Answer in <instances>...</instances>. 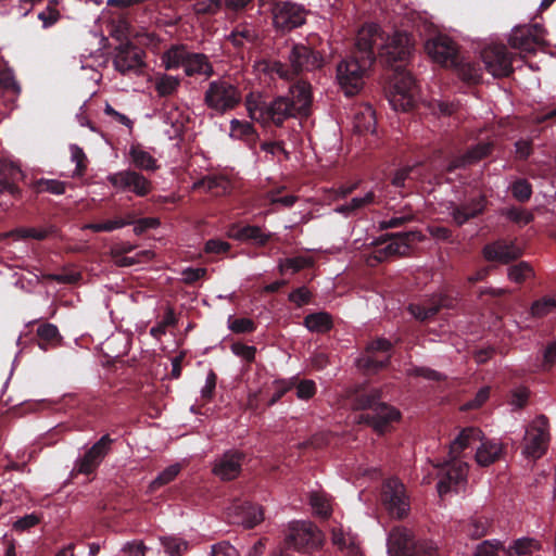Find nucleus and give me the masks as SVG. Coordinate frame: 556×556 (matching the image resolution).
<instances>
[{
  "label": "nucleus",
  "mask_w": 556,
  "mask_h": 556,
  "mask_svg": "<svg viewBox=\"0 0 556 556\" xmlns=\"http://www.w3.org/2000/svg\"><path fill=\"white\" fill-rule=\"evenodd\" d=\"M291 70L276 61L260 60L254 64L257 73H264L274 77L290 79L301 71H314L324 66V56L304 45H294L289 53Z\"/></svg>",
  "instance_id": "f257e3e1"
},
{
  "label": "nucleus",
  "mask_w": 556,
  "mask_h": 556,
  "mask_svg": "<svg viewBox=\"0 0 556 556\" xmlns=\"http://www.w3.org/2000/svg\"><path fill=\"white\" fill-rule=\"evenodd\" d=\"M425 50L430 59L444 67H458L464 79L476 81L480 78L479 71L470 64H460L456 43L445 35L428 39Z\"/></svg>",
  "instance_id": "f03ea898"
},
{
  "label": "nucleus",
  "mask_w": 556,
  "mask_h": 556,
  "mask_svg": "<svg viewBox=\"0 0 556 556\" xmlns=\"http://www.w3.org/2000/svg\"><path fill=\"white\" fill-rule=\"evenodd\" d=\"M380 393L377 390L357 395L353 403L355 409H372L374 416L362 415L358 422L369 424L377 432L382 433L389 422L400 419V412L384 403L379 402Z\"/></svg>",
  "instance_id": "7ed1b4c3"
},
{
  "label": "nucleus",
  "mask_w": 556,
  "mask_h": 556,
  "mask_svg": "<svg viewBox=\"0 0 556 556\" xmlns=\"http://www.w3.org/2000/svg\"><path fill=\"white\" fill-rule=\"evenodd\" d=\"M371 63L368 59L353 54L338 64L336 77L345 96H354L362 90Z\"/></svg>",
  "instance_id": "20e7f679"
},
{
  "label": "nucleus",
  "mask_w": 556,
  "mask_h": 556,
  "mask_svg": "<svg viewBox=\"0 0 556 556\" xmlns=\"http://www.w3.org/2000/svg\"><path fill=\"white\" fill-rule=\"evenodd\" d=\"M388 99L395 111L406 112L415 105L417 87L408 72L395 71L389 83Z\"/></svg>",
  "instance_id": "39448f33"
},
{
  "label": "nucleus",
  "mask_w": 556,
  "mask_h": 556,
  "mask_svg": "<svg viewBox=\"0 0 556 556\" xmlns=\"http://www.w3.org/2000/svg\"><path fill=\"white\" fill-rule=\"evenodd\" d=\"M323 542L320 531L311 521H291L286 532L283 548L291 556H295L290 547L300 552L302 549L317 548Z\"/></svg>",
  "instance_id": "423d86ee"
},
{
  "label": "nucleus",
  "mask_w": 556,
  "mask_h": 556,
  "mask_svg": "<svg viewBox=\"0 0 556 556\" xmlns=\"http://www.w3.org/2000/svg\"><path fill=\"white\" fill-rule=\"evenodd\" d=\"M241 101L238 87L226 79L210 83L205 93V104L217 113H225L235 109Z\"/></svg>",
  "instance_id": "0eeeda50"
},
{
  "label": "nucleus",
  "mask_w": 556,
  "mask_h": 556,
  "mask_svg": "<svg viewBox=\"0 0 556 556\" xmlns=\"http://www.w3.org/2000/svg\"><path fill=\"white\" fill-rule=\"evenodd\" d=\"M548 442V421L544 416L536 417L526 429L522 455L527 458L538 459L545 454Z\"/></svg>",
  "instance_id": "6e6552de"
},
{
  "label": "nucleus",
  "mask_w": 556,
  "mask_h": 556,
  "mask_svg": "<svg viewBox=\"0 0 556 556\" xmlns=\"http://www.w3.org/2000/svg\"><path fill=\"white\" fill-rule=\"evenodd\" d=\"M545 37L546 30L541 25H522L511 29L508 42L521 54H528L546 45Z\"/></svg>",
  "instance_id": "1a4fd4ad"
},
{
  "label": "nucleus",
  "mask_w": 556,
  "mask_h": 556,
  "mask_svg": "<svg viewBox=\"0 0 556 556\" xmlns=\"http://www.w3.org/2000/svg\"><path fill=\"white\" fill-rule=\"evenodd\" d=\"M467 473V463L448 457L446 463L439 466L437 489L440 496L452 490L458 491L462 489L466 482Z\"/></svg>",
  "instance_id": "9d476101"
},
{
  "label": "nucleus",
  "mask_w": 556,
  "mask_h": 556,
  "mask_svg": "<svg viewBox=\"0 0 556 556\" xmlns=\"http://www.w3.org/2000/svg\"><path fill=\"white\" fill-rule=\"evenodd\" d=\"M381 501L392 517L403 518L409 511L405 488L397 479H389L382 486Z\"/></svg>",
  "instance_id": "9b49d317"
},
{
  "label": "nucleus",
  "mask_w": 556,
  "mask_h": 556,
  "mask_svg": "<svg viewBox=\"0 0 556 556\" xmlns=\"http://www.w3.org/2000/svg\"><path fill=\"white\" fill-rule=\"evenodd\" d=\"M384 33L381 27L376 23H366L357 31L355 39L356 52L362 54V58L368 59L374 62L376 58L375 49L380 52V46L384 40Z\"/></svg>",
  "instance_id": "f8f14e48"
},
{
  "label": "nucleus",
  "mask_w": 556,
  "mask_h": 556,
  "mask_svg": "<svg viewBox=\"0 0 556 556\" xmlns=\"http://www.w3.org/2000/svg\"><path fill=\"white\" fill-rule=\"evenodd\" d=\"M410 53L409 37L405 33L395 31L384 37L380 46V59L391 65L393 62L405 60Z\"/></svg>",
  "instance_id": "ddd939ff"
},
{
  "label": "nucleus",
  "mask_w": 556,
  "mask_h": 556,
  "mask_svg": "<svg viewBox=\"0 0 556 556\" xmlns=\"http://www.w3.org/2000/svg\"><path fill=\"white\" fill-rule=\"evenodd\" d=\"M274 24L282 30H290L304 24L306 11L292 2H278L273 9Z\"/></svg>",
  "instance_id": "4468645a"
},
{
  "label": "nucleus",
  "mask_w": 556,
  "mask_h": 556,
  "mask_svg": "<svg viewBox=\"0 0 556 556\" xmlns=\"http://www.w3.org/2000/svg\"><path fill=\"white\" fill-rule=\"evenodd\" d=\"M486 71L494 77L507 76L511 72V58L502 45H490L481 52Z\"/></svg>",
  "instance_id": "2eb2a0df"
},
{
  "label": "nucleus",
  "mask_w": 556,
  "mask_h": 556,
  "mask_svg": "<svg viewBox=\"0 0 556 556\" xmlns=\"http://www.w3.org/2000/svg\"><path fill=\"white\" fill-rule=\"evenodd\" d=\"M108 180L118 190L131 191L138 197L147 195L152 188L151 182L134 170H122L108 176Z\"/></svg>",
  "instance_id": "dca6fc26"
},
{
  "label": "nucleus",
  "mask_w": 556,
  "mask_h": 556,
  "mask_svg": "<svg viewBox=\"0 0 556 556\" xmlns=\"http://www.w3.org/2000/svg\"><path fill=\"white\" fill-rule=\"evenodd\" d=\"M227 516L231 522L245 528H253L264 518L260 506L241 501H235L227 507Z\"/></svg>",
  "instance_id": "f3484780"
},
{
  "label": "nucleus",
  "mask_w": 556,
  "mask_h": 556,
  "mask_svg": "<svg viewBox=\"0 0 556 556\" xmlns=\"http://www.w3.org/2000/svg\"><path fill=\"white\" fill-rule=\"evenodd\" d=\"M114 67L122 74L141 68L143 63V52L129 42H122L115 51Z\"/></svg>",
  "instance_id": "a211bd4d"
},
{
  "label": "nucleus",
  "mask_w": 556,
  "mask_h": 556,
  "mask_svg": "<svg viewBox=\"0 0 556 556\" xmlns=\"http://www.w3.org/2000/svg\"><path fill=\"white\" fill-rule=\"evenodd\" d=\"M243 459V453L228 451L215 459L212 471L222 480H232L241 472Z\"/></svg>",
  "instance_id": "6ab92c4d"
},
{
  "label": "nucleus",
  "mask_w": 556,
  "mask_h": 556,
  "mask_svg": "<svg viewBox=\"0 0 556 556\" xmlns=\"http://www.w3.org/2000/svg\"><path fill=\"white\" fill-rule=\"evenodd\" d=\"M390 341L377 339L368 344L366 355L358 361V366L368 370H378L389 362Z\"/></svg>",
  "instance_id": "aec40b11"
},
{
  "label": "nucleus",
  "mask_w": 556,
  "mask_h": 556,
  "mask_svg": "<svg viewBox=\"0 0 556 556\" xmlns=\"http://www.w3.org/2000/svg\"><path fill=\"white\" fill-rule=\"evenodd\" d=\"M504 452L503 444L496 439L485 438L479 440L476 446L475 460L481 467H488L498 460Z\"/></svg>",
  "instance_id": "412c9836"
},
{
  "label": "nucleus",
  "mask_w": 556,
  "mask_h": 556,
  "mask_svg": "<svg viewBox=\"0 0 556 556\" xmlns=\"http://www.w3.org/2000/svg\"><path fill=\"white\" fill-rule=\"evenodd\" d=\"M110 444L111 439L108 435H103L79 460L77 470L86 475L92 472L109 452Z\"/></svg>",
  "instance_id": "4be33fe9"
},
{
  "label": "nucleus",
  "mask_w": 556,
  "mask_h": 556,
  "mask_svg": "<svg viewBox=\"0 0 556 556\" xmlns=\"http://www.w3.org/2000/svg\"><path fill=\"white\" fill-rule=\"evenodd\" d=\"M414 545V538L406 528L395 527L389 534L388 553L390 556H409Z\"/></svg>",
  "instance_id": "5701e85b"
},
{
  "label": "nucleus",
  "mask_w": 556,
  "mask_h": 556,
  "mask_svg": "<svg viewBox=\"0 0 556 556\" xmlns=\"http://www.w3.org/2000/svg\"><path fill=\"white\" fill-rule=\"evenodd\" d=\"M331 541L344 556H362L363 554L357 535L341 527L332 529Z\"/></svg>",
  "instance_id": "b1692460"
},
{
  "label": "nucleus",
  "mask_w": 556,
  "mask_h": 556,
  "mask_svg": "<svg viewBox=\"0 0 556 556\" xmlns=\"http://www.w3.org/2000/svg\"><path fill=\"white\" fill-rule=\"evenodd\" d=\"M295 116L298 115L292 108L289 96H281L267 104L265 124L274 123L281 125L287 118Z\"/></svg>",
  "instance_id": "393cba45"
},
{
  "label": "nucleus",
  "mask_w": 556,
  "mask_h": 556,
  "mask_svg": "<svg viewBox=\"0 0 556 556\" xmlns=\"http://www.w3.org/2000/svg\"><path fill=\"white\" fill-rule=\"evenodd\" d=\"M482 439V431L475 427L463 429L458 435L450 444L448 457L458 459L463 451L468 447L477 446L479 440Z\"/></svg>",
  "instance_id": "a878e982"
},
{
  "label": "nucleus",
  "mask_w": 556,
  "mask_h": 556,
  "mask_svg": "<svg viewBox=\"0 0 556 556\" xmlns=\"http://www.w3.org/2000/svg\"><path fill=\"white\" fill-rule=\"evenodd\" d=\"M289 93L292 108L296 115L306 116L312 104L311 85L305 81H298L290 88Z\"/></svg>",
  "instance_id": "bb28decb"
},
{
  "label": "nucleus",
  "mask_w": 556,
  "mask_h": 556,
  "mask_svg": "<svg viewBox=\"0 0 556 556\" xmlns=\"http://www.w3.org/2000/svg\"><path fill=\"white\" fill-rule=\"evenodd\" d=\"M483 255L488 261L508 263L521 255V250L514 244L495 242L483 249Z\"/></svg>",
  "instance_id": "cd10ccee"
},
{
  "label": "nucleus",
  "mask_w": 556,
  "mask_h": 556,
  "mask_svg": "<svg viewBox=\"0 0 556 556\" xmlns=\"http://www.w3.org/2000/svg\"><path fill=\"white\" fill-rule=\"evenodd\" d=\"M193 190L212 193L214 197L228 194L231 190L229 179L224 176H206L192 185Z\"/></svg>",
  "instance_id": "c85d7f7f"
},
{
  "label": "nucleus",
  "mask_w": 556,
  "mask_h": 556,
  "mask_svg": "<svg viewBox=\"0 0 556 556\" xmlns=\"http://www.w3.org/2000/svg\"><path fill=\"white\" fill-rule=\"evenodd\" d=\"M0 176L3 177L0 180V193L2 192H15L14 181L23 178V172L20 166L8 157L0 159Z\"/></svg>",
  "instance_id": "c756f323"
},
{
  "label": "nucleus",
  "mask_w": 556,
  "mask_h": 556,
  "mask_svg": "<svg viewBox=\"0 0 556 556\" xmlns=\"http://www.w3.org/2000/svg\"><path fill=\"white\" fill-rule=\"evenodd\" d=\"M491 146L489 143H479L465 154L452 159L445 166L447 172L470 165L490 153Z\"/></svg>",
  "instance_id": "7c9ffc66"
},
{
  "label": "nucleus",
  "mask_w": 556,
  "mask_h": 556,
  "mask_svg": "<svg viewBox=\"0 0 556 556\" xmlns=\"http://www.w3.org/2000/svg\"><path fill=\"white\" fill-rule=\"evenodd\" d=\"M452 305V300L446 295L439 294L431 299L427 305L410 304L409 312L418 319L425 320L433 316L441 307H448Z\"/></svg>",
  "instance_id": "2f4dec72"
},
{
  "label": "nucleus",
  "mask_w": 556,
  "mask_h": 556,
  "mask_svg": "<svg viewBox=\"0 0 556 556\" xmlns=\"http://www.w3.org/2000/svg\"><path fill=\"white\" fill-rule=\"evenodd\" d=\"M542 548L541 542L535 538L522 536L514 540L507 548H505L506 556H528Z\"/></svg>",
  "instance_id": "473e14b6"
},
{
  "label": "nucleus",
  "mask_w": 556,
  "mask_h": 556,
  "mask_svg": "<svg viewBox=\"0 0 556 556\" xmlns=\"http://www.w3.org/2000/svg\"><path fill=\"white\" fill-rule=\"evenodd\" d=\"M184 71L187 76L204 75L211 76L213 74V66L208 62L206 55L202 53H188Z\"/></svg>",
  "instance_id": "72a5a7b5"
},
{
  "label": "nucleus",
  "mask_w": 556,
  "mask_h": 556,
  "mask_svg": "<svg viewBox=\"0 0 556 556\" xmlns=\"http://www.w3.org/2000/svg\"><path fill=\"white\" fill-rule=\"evenodd\" d=\"M229 237L235 238L237 240H251L253 243L257 245H265L270 239V233H265L257 226H245L237 231L231 230L229 232Z\"/></svg>",
  "instance_id": "f704fd0d"
},
{
  "label": "nucleus",
  "mask_w": 556,
  "mask_h": 556,
  "mask_svg": "<svg viewBox=\"0 0 556 556\" xmlns=\"http://www.w3.org/2000/svg\"><path fill=\"white\" fill-rule=\"evenodd\" d=\"M375 203L374 191H368L362 197H355L350 202L339 205L334 208L336 213L343 214L344 216H351L356 212Z\"/></svg>",
  "instance_id": "c9c22d12"
},
{
  "label": "nucleus",
  "mask_w": 556,
  "mask_h": 556,
  "mask_svg": "<svg viewBox=\"0 0 556 556\" xmlns=\"http://www.w3.org/2000/svg\"><path fill=\"white\" fill-rule=\"evenodd\" d=\"M189 51L184 46H174L162 54V63L166 70L185 66Z\"/></svg>",
  "instance_id": "e433bc0d"
},
{
  "label": "nucleus",
  "mask_w": 556,
  "mask_h": 556,
  "mask_svg": "<svg viewBox=\"0 0 556 556\" xmlns=\"http://www.w3.org/2000/svg\"><path fill=\"white\" fill-rule=\"evenodd\" d=\"M484 208V199L478 198L472 201V203L469 206H463V207H454L451 212L453 220L457 225H463L466 223L469 218H472L480 214Z\"/></svg>",
  "instance_id": "4c0bfd02"
},
{
  "label": "nucleus",
  "mask_w": 556,
  "mask_h": 556,
  "mask_svg": "<svg viewBox=\"0 0 556 556\" xmlns=\"http://www.w3.org/2000/svg\"><path fill=\"white\" fill-rule=\"evenodd\" d=\"M129 156L132 164L140 169L155 170L159 167L154 156L139 146L130 148Z\"/></svg>",
  "instance_id": "58836bf2"
},
{
  "label": "nucleus",
  "mask_w": 556,
  "mask_h": 556,
  "mask_svg": "<svg viewBox=\"0 0 556 556\" xmlns=\"http://www.w3.org/2000/svg\"><path fill=\"white\" fill-rule=\"evenodd\" d=\"M245 108L251 119L265 124L267 104L260 93H250L245 99Z\"/></svg>",
  "instance_id": "ea45409f"
},
{
  "label": "nucleus",
  "mask_w": 556,
  "mask_h": 556,
  "mask_svg": "<svg viewBox=\"0 0 556 556\" xmlns=\"http://www.w3.org/2000/svg\"><path fill=\"white\" fill-rule=\"evenodd\" d=\"M304 325L311 332L323 333L332 327V318L326 312H318L307 315Z\"/></svg>",
  "instance_id": "a19ab883"
},
{
  "label": "nucleus",
  "mask_w": 556,
  "mask_h": 556,
  "mask_svg": "<svg viewBox=\"0 0 556 556\" xmlns=\"http://www.w3.org/2000/svg\"><path fill=\"white\" fill-rule=\"evenodd\" d=\"M354 127L358 132L374 134L376 131L375 111L370 106L361 109L355 114Z\"/></svg>",
  "instance_id": "79ce46f5"
},
{
  "label": "nucleus",
  "mask_w": 556,
  "mask_h": 556,
  "mask_svg": "<svg viewBox=\"0 0 556 556\" xmlns=\"http://www.w3.org/2000/svg\"><path fill=\"white\" fill-rule=\"evenodd\" d=\"M229 136L236 140H244L247 142H253L256 138L253 126L244 121L231 119Z\"/></svg>",
  "instance_id": "37998d69"
},
{
  "label": "nucleus",
  "mask_w": 556,
  "mask_h": 556,
  "mask_svg": "<svg viewBox=\"0 0 556 556\" xmlns=\"http://www.w3.org/2000/svg\"><path fill=\"white\" fill-rule=\"evenodd\" d=\"M309 505L313 514L323 518L329 517L332 511L330 498L323 492H312Z\"/></svg>",
  "instance_id": "c03bdc74"
},
{
  "label": "nucleus",
  "mask_w": 556,
  "mask_h": 556,
  "mask_svg": "<svg viewBox=\"0 0 556 556\" xmlns=\"http://www.w3.org/2000/svg\"><path fill=\"white\" fill-rule=\"evenodd\" d=\"M181 470L180 464H172L168 467H166L164 470H162L154 480L151 481L149 485V491L154 492L161 486H164L168 483H170L175 478L179 475Z\"/></svg>",
  "instance_id": "a18cd8bd"
},
{
  "label": "nucleus",
  "mask_w": 556,
  "mask_h": 556,
  "mask_svg": "<svg viewBox=\"0 0 556 556\" xmlns=\"http://www.w3.org/2000/svg\"><path fill=\"white\" fill-rule=\"evenodd\" d=\"M179 84L178 77L161 74L155 78V90L162 97L169 96L177 90Z\"/></svg>",
  "instance_id": "49530a36"
},
{
  "label": "nucleus",
  "mask_w": 556,
  "mask_h": 556,
  "mask_svg": "<svg viewBox=\"0 0 556 556\" xmlns=\"http://www.w3.org/2000/svg\"><path fill=\"white\" fill-rule=\"evenodd\" d=\"M256 33L253 27L242 25L236 28L230 35V41L237 47H243L245 43H251L255 40Z\"/></svg>",
  "instance_id": "de8ad7c7"
},
{
  "label": "nucleus",
  "mask_w": 556,
  "mask_h": 556,
  "mask_svg": "<svg viewBox=\"0 0 556 556\" xmlns=\"http://www.w3.org/2000/svg\"><path fill=\"white\" fill-rule=\"evenodd\" d=\"M71 160L75 163L73 177H81L87 168V156L81 148L76 144L70 147Z\"/></svg>",
  "instance_id": "09e8293b"
},
{
  "label": "nucleus",
  "mask_w": 556,
  "mask_h": 556,
  "mask_svg": "<svg viewBox=\"0 0 556 556\" xmlns=\"http://www.w3.org/2000/svg\"><path fill=\"white\" fill-rule=\"evenodd\" d=\"M501 552L505 553V547L501 541H484L478 545L475 556H501Z\"/></svg>",
  "instance_id": "8fccbe9b"
},
{
  "label": "nucleus",
  "mask_w": 556,
  "mask_h": 556,
  "mask_svg": "<svg viewBox=\"0 0 556 556\" xmlns=\"http://www.w3.org/2000/svg\"><path fill=\"white\" fill-rule=\"evenodd\" d=\"M556 308V300L553 298H543L535 301L531 306L533 317H543Z\"/></svg>",
  "instance_id": "3c124183"
},
{
  "label": "nucleus",
  "mask_w": 556,
  "mask_h": 556,
  "mask_svg": "<svg viewBox=\"0 0 556 556\" xmlns=\"http://www.w3.org/2000/svg\"><path fill=\"white\" fill-rule=\"evenodd\" d=\"M384 255H404L408 251L406 238L399 236L392 238L383 248Z\"/></svg>",
  "instance_id": "603ef678"
},
{
  "label": "nucleus",
  "mask_w": 556,
  "mask_h": 556,
  "mask_svg": "<svg viewBox=\"0 0 556 556\" xmlns=\"http://www.w3.org/2000/svg\"><path fill=\"white\" fill-rule=\"evenodd\" d=\"M533 275V270L528 263L521 262L508 269V278L514 282H521Z\"/></svg>",
  "instance_id": "864d4df0"
},
{
  "label": "nucleus",
  "mask_w": 556,
  "mask_h": 556,
  "mask_svg": "<svg viewBox=\"0 0 556 556\" xmlns=\"http://www.w3.org/2000/svg\"><path fill=\"white\" fill-rule=\"evenodd\" d=\"M0 88L12 92L14 96L20 93V85L17 84L11 70L0 72Z\"/></svg>",
  "instance_id": "5fc2aeb1"
},
{
  "label": "nucleus",
  "mask_w": 556,
  "mask_h": 556,
  "mask_svg": "<svg viewBox=\"0 0 556 556\" xmlns=\"http://www.w3.org/2000/svg\"><path fill=\"white\" fill-rule=\"evenodd\" d=\"M511 192L515 199L520 202H525L530 199L532 189L527 180L519 179L511 185Z\"/></svg>",
  "instance_id": "6e6d98bb"
},
{
  "label": "nucleus",
  "mask_w": 556,
  "mask_h": 556,
  "mask_svg": "<svg viewBox=\"0 0 556 556\" xmlns=\"http://www.w3.org/2000/svg\"><path fill=\"white\" fill-rule=\"evenodd\" d=\"M161 542L170 556H180V554L188 547V543L186 541L176 538H162Z\"/></svg>",
  "instance_id": "4d7b16f0"
},
{
  "label": "nucleus",
  "mask_w": 556,
  "mask_h": 556,
  "mask_svg": "<svg viewBox=\"0 0 556 556\" xmlns=\"http://www.w3.org/2000/svg\"><path fill=\"white\" fill-rule=\"evenodd\" d=\"M228 328L236 333L252 332L255 329L254 323L249 318H231L228 319Z\"/></svg>",
  "instance_id": "13d9d810"
},
{
  "label": "nucleus",
  "mask_w": 556,
  "mask_h": 556,
  "mask_svg": "<svg viewBox=\"0 0 556 556\" xmlns=\"http://www.w3.org/2000/svg\"><path fill=\"white\" fill-rule=\"evenodd\" d=\"M153 257V253L149 250L140 251L135 256H119L115 260L118 266H131L141 262L149 261Z\"/></svg>",
  "instance_id": "bf43d9fd"
},
{
  "label": "nucleus",
  "mask_w": 556,
  "mask_h": 556,
  "mask_svg": "<svg viewBox=\"0 0 556 556\" xmlns=\"http://www.w3.org/2000/svg\"><path fill=\"white\" fill-rule=\"evenodd\" d=\"M224 7V0H205L194 4L198 14H215Z\"/></svg>",
  "instance_id": "052dcab7"
},
{
  "label": "nucleus",
  "mask_w": 556,
  "mask_h": 556,
  "mask_svg": "<svg viewBox=\"0 0 556 556\" xmlns=\"http://www.w3.org/2000/svg\"><path fill=\"white\" fill-rule=\"evenodd\" d=\"M309 265V262L304 257L286 258L279 262L280 273L292 270L293 273L301 270Z\"/></svg>",
  "instance_id": "680f3d73"
},
{
  "label": "nucleus",
  "mask_w": 556,
  "mask_h": 556,
  "mask_svg": "<svg viewBox=\"0 0 556 556\" xmlns=\"http://www.w3.org/2000/svg\"><path fill=\"white\" fill-rule=\"evenodd\" d=\"M9 236H13L16 239L34 238V239L40 240V239H43L46 237V231L37 230L35 228L16 229V230H13V231L0 235V239L9 237Z\"/></svg>",
  "instance_id": "e2e57ef3"
},
{
  "label": "nucleus",
  "mask_w": 556,
  "mask_h": 556,
  "mask_svg": "<svg viewBox=\"0 0 556 556\" xmlns=\"http://www.w3.org/2000/svg\"><path fill=\"white\" fill-rule=\"evenodd\" d=\"M230 349H231V352L236 356H238L247 362H252L255 357V353H256L255 346L245 345V344L237 342V343L231 344Z\"/></svg>",
  "instance_id": "0e129e2a"
},
{
  "label": "nucleus",
  "mask_w": 556,
  "mask_h": 556,
  "mask_svg": "<svg viewBox=\"0 0 556 556\" xmlns=\"http://www.w3.org/2000/svg\"><path fill=\"white\" fill-rule=\"evenodd\" d=\"M60 16V12L51 4L38 14V18L42 22L43 28H48L55 24Z\"/></svg>",
  "instance_id": "69168bd1"
},
{
  "label": "nucleus",
  "mask_w": 556,
  "mask_h": 556,
  "mask_svg": "<svg viewBox=\"0 0 556 556\" xmlns=\"http://www.w3.org/2000/svg\"><path fill=\"white\" fill-rule=\"evenodd\" d=\"M506 216L520 225H527L533 218V215L529 211L516 207L507 210Z\"/></svg>",
  "instance_id": "338daca9"
},
{
  "label": "nucleus",
  "mask_w": 556,
  "mask_h": 556,
  "mask_svg": "<svg viewBox=\"0 0 556 556\" xmlns=\"http://www.w3.org/2000/svg\"><path fill=\"white\" fill-rule=\"evenodd\" d=\"M208 556H237V551L229 543L220 542L212 546Z\"/></svg>",
  "instance_id": "774afa93"
}]
</instances>
